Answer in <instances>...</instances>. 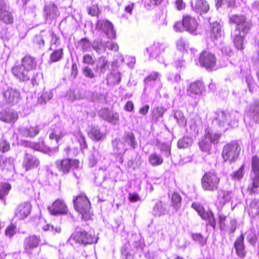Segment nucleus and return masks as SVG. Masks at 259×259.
<instances>
[{
    "label": "nucleus",
    "mask_w": 259,
    "mask_h": 259,
    "mask_svg": "<svg viewBox=\"0 0 259 259\" xmlns=\"http://www.w3.org/2000/svg\"><path fill=\"white\" fill-rule=\"evenodd\" d=\"M192 238L194 240L198 242L202 245L205 243L206 239L200 234H193Z\"/></svg>",
    "instance_id": "obj_55"
},
{
    "label": "nucleus",
    "mask_w": 259,
    "mask_h": 259,
    "mask_svg": "<svg viewBox=\"0 0 259 259\" xmlns=\"http://www.w3.org/2000/svg\"><path fill=\"white\" fill-rule=\"evenodd\" d=\"M82 73L85 77L90 78H93L95 77L94 71L89 66H86L83 68Z\"/></svg>",
    "instance_id": "obj_51"
},
{
    "label": "nucleus",
    "mask_w": 259,
    "mask_h": 259,
    "mask_svg": "<svg viewBox=\"0 0 259 259\" xmlns=\"http://www.w3.org/2000/svg\"><path fill=\"white\" fill-rule=\"evenodd\" d=\"M247 241L252 246H254L257 240L258 233L254 229H250L246 233Z\"/></svg>",
    "instance_id": "obj_31"
},
{
    "label": "nucleus",
    "mask_w": 259,
    "mask_h": 259,
    "mask_svg": "<svg viewBox=\"0 0 259 259\" xmlns=\"http://www.w3.org/2000/svg\"><path fill=\"white\" fill-rule=\"evenodd\" d=\"M203 136L211 144L217 145L222 137V134L219 133H212L210 129L207 128L205 130V134Z\"/></svg>",
    "instance_id": "obj_24"
},
{
    "label": "nucleus",
    "mask_w": 259,
    "mask_h": 259,
    "mask_svg": "<svg viewBox=\"0 0 259 259\" xmlns=\"http://www.w3.org/2000/svg\"><path fill=\"white\" fill-rule=\"evenodd\" d=\"M175 6L178 11H182L186 7V4L183 0H176L175 2Z\"/></svg>",
    "instance_id": "obj_59"
},
{
    "label": "nucleus",
    "mask_w": 259,
    "mask_h": 259,
    "mask_svg": "<svg viewBox=\"0 0 259 259\" xmlns=\"http://www.w3.org/2000/svg\"><path fill=\"white\" fill-rule=\"evenodd\" d=\"M166 212L165 206L161 202H157L153 210V214L156 216H160Z\"/></svg>",
    "instance_id": "obj_35"
},
{
    "label": "nucleus",
    "mask_w": 259,
    "mask_h": 259,
    "mask_svg": "<svg viewBox=\"0 0 259 259\" xmlns=\"http://www.w3.org/2000/svg\"><path fill=\"white\" fill-rule=\"evenodd\" d=\"M125 110L127 112H132L134 109V104L132 101H127L124 107Z\"/></svg>",
    "instance_id": "obj_62"
},
{
    "label": "nucleus",
    "mask_w": 259,
    "mask_h": 259,
    "mask_svg": "<svg viewBox=\"0 0 259 259\" xmlns=\"http://www.w3.org/2000/svg\"><path fill=\"white\" fill-rule=\"evenodd\" d=\"M230 24L235 25V30L241 34H249L252 24L247 20L246 16L243 14H234L229 18Z\"/></svg>",
    "instance_id": "obj_1"
},
{
    "label": "nucleus",
    "mask_w": 259,
    "mask_h": 259,
    "mask_svg": "<svg viewBox=\"0 0 259 259\" xmlns=\"http://www.w3.org/2000/svg\"><path fill=\"white\" fill-rule=\"evenodd\" d=\"M97 240L91 233L79 228L75 229L70 238V241L84 245L96 243Z\"/></svg>",
    "instance_id": "obj_2"
},
{
    "label": "nucleus",
    "mask_w": 259,
    "mask_h": 259,
    "mask_svg": "<svg viewBox=\"0 0 259 259\" xmlns=\"http://www.w3.org/2000/svg\"><path fill=\"white\" fill-rule=\"evenodd\" d=\"M50 35L51 37L50 49H51V48L53 47L55 48L57 47L60 44V37L55 34L53 31L51 32Z\"/></svg>",
    "instance_id": "obj_45"
},
{
    "label": "nucleus",
    "mask_w": 259,
    "mask_h": 259,
    "mask_svg": "<svg viewBox=\"0 0 259 259\" xmlns=\"http://www.w3.org/2000/svg\"><path fill=\"white\" fill-rule=\"evenodd\" d=\"M97 29L104 31L110 38L116 37V31L113 29L112 23L107 20H99L96 23Z\"/></svg>",
    "instance_id": "obj_10"
},
{
    "label": "nucleus",
    "mask_w": 259,
    "mask_h": 259,
    "mask_svg": "<svg viewBox=\"0 0 259 259\" xmlns=\"http://www.w3.org/2000/svg\"><path fill=\"white\" fill-rule=\"evenodd\" d=\"M31 206L29 202H24L20 204L15 211V216L19 220L26 218L30 213Z\"/></svg>",
    "instance_id": "obj_16"
},
{
    "label": "nucleus",
    "mask_w": 259,
    "mask_h": 259,
    "mask_svg": "<svg viewBox=\"0 0 259 259\" xmlns=\"http://www.w3.org/2000/svg\"><path fill=\"white\" fill-rule=\"evenodd\" d=\"M24 161L26 162H32L38 160L36 157L31 153L26 152L24 156Z\"/></svg>",
    "instance_id": "obj_58"
},
{
    "label": "nucleus",
    "mask_w": 259,
    "mask_h": 259,
    "mask_svg": "<svg viewBox=\"0 0 259 259\" xmlns=\"http://www.w3.org/2000/svg\"><path fill=\"white\" fill-rule=\"evenodd\" d=\"M182 24L185 30L190 33L195 32L198 25L196 19L189 15L183 16Z\"/></svg>",
    "instance_id": "obj_12"
},
{
    "label": "nucleus",
    "mask_w": 259,
    "mask_h": 259,
    "mask_svg": "<svg viewBox=\"0 0 259 259\" xmlns=\"http://www.w3.org/2000/svg\"><path fill=\"white\" fill-rule=\"evenodd\" d=\"M88 13L93 17H98L101 11L98 4H93L89 6L88 9Z\"/></svg>",
    "instance_id": "obj_40"
},
{
    "label": "nucleus",
    "mask_w": 259,
    "mask_h": 259,
    "mask_svg": "<svg viewBox=\"0 0 259 259\" xmlns=\"http://www.w3.org/2000/svg\"><path fill=\"white\" fill-rule=\"evenodd\" d=\"M82 63L84 64L93 65L95 64V61L94 57L91 54H87L83 56Z\"/></svg>",
    "instance_id": "obj_50"
},
{
    "label": "nucleus",
    "mask_w": 259,
    "mask_h": 259,
    "mask_svg": "<svg viewBox=\"0 0 259 259\" xmlns=\"http://www.w3.org/2000/svg\"><path fill=\"white\" fill-rule=\"evenodd\" d=\"M40 132V128L38 125L30 126L24 132V134L26 137L34 138Z\"/></svg>",
    "instance_id": "obj_36"
},
{
    "label": "nucleus",
    "mask_w": 259,
    "mask_h": 259,
    "mask_svg": "<svg viewBox=\"0 0 259 259\" xmlns=\"http://www.w3.org/2000/svg\"><path fill=\"white\" fill-rule=\"evenodd\" d=\"M172 205L175 209L178 210L181 206L182 198L180 194L174 192L171 197Z\"/></svg>",
    "instance_id": "obj_37"
},
{
    "label": "nucleus",
    "mask_w": 259,
    "mask_h": 259,
    "mask_svg": "<svg viewBox=\"0 0 259 259\" xmlns=\"http://www.w3.org/2000/svg\"><path fill=\"white\" fill-rule=\"evenodd\" d=\"M105 119L108 122L116 123L119 120V115L117 113L108 112L105 116Z\"/></svg>",
    "instance_id": "obj_43"
},
{
    "label": "nucleus",
    "mask_w": 259,
    "mask_h": 259,
    "mask_svg": "<svg viewBox=\"0 0 259 259\" xmlns=\"http://www.w3.org/2000/svg\"><path fill=\"white\" fill-rule=\"evenodd\" d=\"M198 61L202 67L211 70L216 65L217 57L214 53L204 50L200 53Z\"/></svg>",
    "instance_id": "obj_6"
},
{
    "label": "nucleus",
    "mask_w": 259,
    "mask_h": 259,
    "mask_svg": "<svg viewBox=\"0 0 259 259\" xmlns=\"http://www.w3.org/2000/svg\"><path fill=\"white\" fill-rule=\"evenodd\" d=\"M249 215L253 217H259V199H254L250 203L248 210Z\"/></svg>",
    "instance_id": "obj_29"
},
{
    "label": "nucleus",
    "mask_w": 259,
    "mask_h": 259,
    "mask_svg": "<svg viewBox=\"0 0 259 259\" xmlns=\"http://www.w3.org/2000/svg\"><path fill=\"white\" fill-rule=\"evenodd\" d=\"M39 242V238L36 236L33 235L26 237L24 242L25 249L28 251L29 250L36 247Z\"/></svg>",
    "instance_id": "obj_23"
},
{
    "label": "nucleus",
    "mask_w": 259,
    "mask_h": 259,
    "mask_svg": "<svg viewBox=\"0 0 259 259\" xmlns=\"http://www.w3.org/2000/svg\"><path fill=\"white\" fill-rule=\"evenodd\" d=\"M3 96L6 102L12 105L17 104L21 100L20 91L12 88H8L4 92Z\"/></svg>",
    "instance_id": "obj_9"
},
{
    "label": "nucleus",
    "mask_w": 259,
    "mask_h": 259,
    "mask_svg": "<svg viewBox=\"0 0 259 259\" xmlns=\"http://www.w3.org/2000/svg\"><path fill=\"white\" fill-rule=\"evenodd\" d=\"M231 198V192L220 190L218 192L217 203L220 206H223L225 204L229 201Z\"/></svg>",
    "instance_id": "obj_22"
},
{
    "label": "nucleus",
    "mask_w": 259,
    "mask_h": 259,
    "mask_svg": "<svg viewBox=\"0 0 259 259\" xmlns=\"http://www.w3.org/2000/svg\"><path fill=\"white\" fill-rule=\"evenodd\" d=\"M42 230L45 231H50L53 233H60L61 232V228L60 226H54L47 224L44 226L42 228Z\"/></svg>",
    "instance_id": "obj_44"
},
{
    "label": "nucleus",
    "mask_w": 259,
    "mask_h": 259,
    "mask_svg": "<svg viewBox=\"0 0 259 259\" xmlns=\"http://www.w3.org/2000/svg\"><path fill=\"white\" fill-rule=\"evenodd\" d=\"M240 148L238 143L231 142L227 144L224 147L222 155L225 161L233 162L237 160Z\"/></svg>",
    "instance_id": "obj_5"
},
{
    "label": "nucleus",
    "mask_w": 259,
    "mask_h": 259,
    "mask_svg": "<svg viewBox=\"0 0 259 259\" xmlns=\"http://www.w3.org/2000/svg\"><path fill=\"white\" fill-rule=\"evenodd\" d=\"M159 76V73L157 72H153L148 75L144 79L145 83H148L151 81H154L157 80Z\"/></svg>",
    "instance_id": "obj_54"
},
{
    "label": "nucleus",
    "mask_w": 259,
    "mask_h": 259,
    "mask_svg": "<svg viewBox=\"0 0 259 259\" xmlns=\"http://www.w3.org/2000/svg\"><path fill=\"white\" fill-rule=\"evenodd\" d=\"M247 34H243L240 33L235 34L233 38V43L235 47L237 50H243L244 49V40Z\"/></svg>",
    "instance_id": "obj_26"
},
{
    "label": "nucleus",
    "mask_w": 259,
    "mask_h": 259,
    "mask_svg": "<svg viewBox=\"0 0 259 259\" xmlns=\"http://www.w3.org/2000/svg\"><path fill=\"white\" fill-rule=\"evenodd\" d=\"M192 8L200 15L207 13L209 5L206 0H195L191 3Z\"/></svg>",
    "instance_id": "obj_15"
},
{
    "label": "nucleus",
    "mask_w": 259,
    "mask_h": 259,
    "mask_svg": "<svg viewBox=\"0 0 259 259\" xmlns=\"http://www.w3.org/2000/svg\"><path fill=\"white\" fill-rule=\"evenodd\" d=\"M33 147L36 150L45 151H51L53 149V146L49 144L48 142L44 141L34 143Z\"/></svg>",
    "instance_id": "obj_33"
},
{
    "label": "nucleus",
    "mask_w": 259,
    "mask_h": 259,
    "mask_svg": "<svg viewBox=\"0 0 259 259\" xmlns=\"http://www.w3.org/2000/svg\"><path fill=\"white\" fill-rule=\"evenodd\" d=\"M16 233V226L11 225L9 226H8L6 231H5V234L7 236H9V237H11L13 235H14Z\"/></svg>",
    "instance_id": "obj_56"
},
{
    "label": "nucleus",
    "mask_w": 259,
    "mask_h": 259,
    "mask_svg": "<svg viewBox=\"0 0 259 259\" xmlns=\"http://www.w3.org/2000/svg\"><path fill=\"white\" fill-rule=\"evenodd\" d=\"M244 175V165L242 164L239 168L233 172L231 176L233 180H240Z\"/></svg>",
    "instance_id": "obj_41"
},
{
    "label": "nucleus",
    "mask_w": 259,
    "mask_h": 259,
    "mask_svg": "<svg viewBox=\"0 0 259 259\" xmlns=\"http://www.w3.org/2000/svg\"><path fill=\"white\" fill-rule=\"evenodd\" d=\"M63 56V50L61 48L54 50L50 55V61L51 63L58 62L62 59Z\"/></svg>",
    "instance_id": "obj_34"
},
{
    "label": "nucleus",
    "mask_w": 259,
    "mask_h": 259,
    "mask_svg": "<svg viewBox=\"0 0 259 259\" xmlns=\"http://www.w3.org/2000/svg\"><path fill=\"white\" fill-rule=\"evenodd\" d=\"M252 170L254 177L252 179L251 186L248 187L251 194L255 193L259 187V163H252Z\"/></svg>",
    "instance_id": "obj_17"
},
{
    "label": "nucleus",
    "mask_w": 259,
    "mask_h": 259,
    "mask_svg": "<svg viewBox=\"0 0 259 259\" xmlns=\"http://www.w3.org/2000/svg\"><path fill=\"white\" fill-rule=\"evenodd\" d=\"M109 50L114 52H117L119 50V46L115 42H111L108 47Z\"/></svg>",
    "instance_id": "obj_64"
},
{
    "label": "nucleus",
    "mask_w": 259,
    "mask_h": 259,
    "mask_svg": "<svg viewBox=\"0 0 259 259\" xmlns=\"http://www.w3.org/2000/svg\"><path fill=\"white\" fill-rule=\"evenodd\" d=\"M205 89V83L202 80H197L190 83L187 91L193 95H200Z\"/></svg>",
    "instance_id": "obj_18"
},
{
    "label": "nucleus",
    "mask_w": 259,
    "mask_h": 259,
    "mask_svg": "<svg viewBox=\"0 0 259 259\" xmlns=\"http://www.w3.org/2000/svg\"><path fill=\"white\" fill-rule=\"evenodd\" d=\"M11 189L10 184L8 183L0 184V199H3L7 196Z\"/></svg>",
    "instance_id": "obj_39"
},
{
    "label": "nucleus",
    "mask_w": 259,
    "mask_h": 259,
    "mask_svg": "<svg viewBox=\"0 0 259 259\" xmlns=\"http://www.w3.org/2000/svg\"><path fill=\"white\" fill-rule=\"evenodd\" d=\"M46 35L40 33L36 34L32 39V44L34 47L40 49L45 46V39L44 37Z\"/></svg>",
    "instance_id": "obj_30"
},
{
    "label": "nucleus",
    "mask_w": 259,
    "mask_h": 259,
    "mask_svg": "<svg viewBox=\"0 0 259 259\" xmlns=\"http://www.w3.org/2000/svg\"><path fill=\"white\" fill-rule=\"evenodd\" d=\"M210 30V37L212 38L217 39L221 37V27L218 22H214L211 23Z\"/></svg>",
    "instance_id": "obj_28"
},
{
    "label": "nucleus",
    "mask_w": 259,
    "mask_h": 259,
    "mask_svg": "<svg viewBox=\"0 0 259 259\" xmlns=\"http://www.w3.org/2000/svg\"><path fill=\"white\" fill-rule=\"evenodd\" d=\"M63 134L62 133L57 134L54 130H53L49 134L50 140H52L55 139L57 144L58 143L59 141L63 138Z\"/></svg>",
    "instance_id": "obj_53"
},
{
    "label": "nucleus",
    "mask_w": 259,
    "mask_h": 259,
    "mask_svg": "<svg viewBox=\"0 0 259 259\" xmlns=\"http://www.w3.org/2000/svg\"><path fill=\"white\" fill-rule=\"evenodd\" d=\"M198 146L200 150L204 153L210 154L211 151V144L203 136L198 142Z\"/></svg>",
    "instance_id": "obj_27"
},
{
    "label": "nucleus",
    "mask_w": 259,
    "mask_h": 259,
    "mask_svg": "<svg viewBox=\"0 0 259 259\" xmlns=\"http://www.w3.org/2000/svg\"><path fill=\"white\" fill-rule=\"evenodd\" d=\"M192 207L197 212L203 220L207 221V225L210 226L213 229L215 228V220L213 214L211 211L205 210L203 206L197 202H193L192 204Z\"/></svg>",
    "instance_id": "obj_7"
},
{
    "label": "nucleus",
    "mask_w": 259,
    "mask_h": 259,
    "mask_svg": "<svg viewBox=\"0 0 259 259\" xmlns=\"http://www.w3.org/2000/svg\"><path fill=\"white\" fill-rule=\"evenodd\" d=\"M252 112L254 116L259 118V102H257L252 106Z\"/></svg>",
    "instance_id": "obj_63"
},
{
    "label": "nucleus",
    "mask_w": 259,
    "mask_h": 259,
    "mask_svg": "<svg viewBox=\"0 0 259 259\" xmlns=\"http://www.w3.org/2000/svg\"><path fill=\"white\" fill-rule=\"evenodd\" d=\"M150 162H162L161 157L156 153H152L149 157Z\"/></svg>",
    "instance_id": "obj_61"
},
{
    "label": "nucleus",
    "mask_w": 259,
    "mask_h": 259,
    "mask_svg": "<svg viewBox=\"0 0 259 259\" xmlns=\"http://www.w3.org/2000/svg\"><path fill=\"white\" fill-rule=\"evenodd\" d=\"M20 65L26 70L30 72L35 69L37 63L35 58L29 55H26L21 59V64Z\"/></svg>",
    "instance_id": "obj_19"
},
{
    "label": "nucleus",
    "mask_w": 259,
    "mask_h": 259,
    "mask_svg": "<svg viewBox=\"0 0 259 259\" xmlns=\"http://www.w3.org/2000/svg\"><path fill=\"white\" fill-rule=\"evenodd\" d=\"M48 210L52 215L64 214L67 212V207L64 201L61 199H57L52 205L48 206Z\"/></svg>",
    "instance_id": "obj_11"
},
{
    "label": "nucleus",
    "mask_w": 259,
    "mask_h": 259,
    "mask_svg": "<svg viewBox=\"0 0 259 259\" xmlns=\"http://www.w3.org/2000/svg\"><path fill=\"white\" fill-rule=\"evenodd\" d=\"M164 110L162 107H157L155 108L153 111V117L155 119H158L159 117L163 116Z\"/></svg>",
    "instance_id": "obj_52"
},
{
    "label": "nucleus",
    "mask_w": 259,
    "mask_h": 259,
    "mask_svg": "<svg viewBox=\"0 0 259 259\" xmlns=\"http://www.w3.org/2000/svg\"><path fill=\"white\" fill-rule=\"evenodd\" d=\"M192 144V141L190 138L188 137H184L179 139L178 142V146L180 148H186L190 146Z\"/></svg>",
    "instance_id": "obj_38"
},
{
    "label": "nucleus",
    "mask_w": 259,
    "mask_h": 259,
    "mask_svg": "<svg viewBox=\"0 0 259 259\" xmlns=\"http://www.w3.org/2000/svg\"><path fill=\"white\" fill-rule=\"evenodd\" d=\"M217 116L215 119L219 122L225 121L227 120L228 115L229 114L228 112L225 111H218L216 112Z\"/></svg>",
    "instance_id": "obj_47"
},
{
    "label": "nucleus",
    "mask_w": 259,
    "mask_h": 259,
    "mask_svg": "<svg viewBox=\"0 0 259 259\" xmlns=\"http://www.w3.org/2000/svg\"><path fill=\"white\" fill-rule=\"evenodd\" d=\"M121 253L124 256V259H134V255L130 252L126 247L123 246L121 249Z\"/></svg>",
    "instance_id": "obj_57"
},
{
    "label": "nucleus",
    "mask_w": 259,
    "mask_h": 259,
    "mask_svg": "<svg viewBox=\"0 0 259 259\" xmlns=\"http://www.w3.org/2000/svg\"><path fill=\"white\" fill-rule=\"evenodd\" d=\"M74 206L75 209L82 215V218L88 220L91 218V204L89 200L85 195H80L74 200Z\"/></svg>",
    "instance_id": "obj_3"
},
{
    "label": "nucleus",
    "mask_w": 259,
    "mask_h": 259,
    "mask_svg": "<svg viewBox=\"0 0 259 259\" xmlns=\"http://www.w3.org/2000/svg\"><path fill=\"white\" fill-rule=\"evenodd\" d=\"M10 148V143L5 139L3 138L0 139V151L2 152L8 151Z\"/></svg>",
    "instance_id": "obj_48"
},
{
    "label": "nucleus",
    "mask_w": 259,
    "mask_h": 259,
    "mask_svg": "<svg viewBox=\"0 0 259 259\" xmlns=\"http://www.w3.org/2000/svg\"><path fill=\"white\" fill-rule=\"evenodd\" d=\"M110 61L104 56H101L98 58L95 70L100 73H104L109 68Z\"/></svg>",
    "instance_id": "obj_20"
},
{
    "label": "nucleus",
    "mask_w": 259,
    "mask_h": 259,
    "mask_svg": "<svg viewBox=\"0 0 259 259\" xmlns=\"http://www.w3.org/2000/svg\"><path fill=\"white\" fill-rule=\"evenodd\" d=\"M164 50L163 47H162V45L159 43H154L153 45L150 46L147 49V51L149 52V55H151L153 54H155L159 55Z\"/></svg>",
    "instance_id": "obj_32"
},
{
    "label": "nucleus",
    "mask_w": 259,
    "mask_h": 259,
    "mask_svg": "<svg viewBox=\"0 0 259 259\" xmlns=\"http://www.w3.org/2000/svg\"><path fill=\"white\" fill-rule=\"evenodd\" d=\"M14 76L20 81H27L30 78L29 72L19 64L15 65L12 69Z\"/></svg>",
    "instance_id": "obj_13"
},
{
    "label": "nucleus",
    "mask_w": 259,
    "mask_h": 259,
    "mask_svg": "<svg viewBox=\"0 0 259 259\" xmlns=\"http://www.w3.org/2000/svg\"><path fill=\"white\" fill-rule=\"evenodd\" d=\"M133 245L134 247L137 248V249H143L144 244L143 240L141 239L138 238L137 240H135L133 242Z\"/></svg>",
    "instance_id": "obj_60"
},
{
    "label": "nucleus",
    "mask_w": 259,
    "mask_h": 259,
    "mask_svg": "<svg viewBox=\"0 0 259 259\" xmlns=\"http://www.w3.org/2000/svg\"><path fill=\"white\" fill-rule=\"evenodd\" d=\"M80 42L82 46V50L83 52H88L90 51L91 48V42L86 37L82 38L80 39Z\"/></svg>",
    "instance_id": "obj_46"
},
{
    "label": "nucleus",
    "mask_w": 259,
    "mask_h": 259,
    "mask_svg": "<svg viewBox=\"0 0 259 259\" xmlns=\"http://www.w3.org/2000/svg\"><path fill=\"white\" fill-rule=\"evenodd\" d=\"M88 136L93 141H99L104 137V134L99 128L92 127L88 133Z\"/></svg>",
    "instance_id": "obj_25"
},
{
    "label": "nucleus",
    "mask_w": 259,
    "mask_h": 259,
    "mask_svg": "<svg viewBox=\"0 0 259 259\" xmlns=\"http://www.w3.org/2000/svg\"><path fill=\"white\" fill-rule=\"evenodd\" d=\"M220 179L214 171L206 172L201 179L202 187L203 190L214 191L218 189Z\"/></svg>",
    "instance_id": "obj_4"
},
{
    "label": "nucleus",
    "mask_w": 259,
    "mask_h": 259,
    "mask_svg": "<svg viewBox=\"0 0 259 259\" xmlns=\"http://www.w3.org/2000/svg\"><path fill=\"white\" fill-rule=\"evenodd\" d=\"M244 235L241 234L235 241L234 247L238 256L241 258L245 256L246 252L244 250Z\"/></svg>",
    "instance_id": "obj_21"
},
{
    "label": "nucleus",
    "mask_w": 259,
    "mask_h": 259,
    "mask_svg": "<svg viewBox=\"0 0 259 259\" xmlns=\"http://www.w3.org/2000/svg\"><path fill=\"white\" fill-rule=\"evenodd\" d=\"M18 119L17 113L9 109H5L0 112V120L5 123L14 124Z\"/></svg>",
    "instance_id": "obj_14"
},
{
    "label": "nucleus",
    "mask_w": 259,
    "mask_h": 259,
    "mask_svg": "<svg viewBox=\"0 0 259 259\" xmlns=\"http://www.w3.org/2000/svg\"><path fill=\"white\" fill-rule=\"evenodd\" d=\"M15 18L12 12L7 6L6 2L0 0V22L6 25L13 24Z\"/></svg>",
    "instance_id": "obj_8"
},
{
    "label": "nucleus",
    "mask_w": 259,
    "mask_h": 259,
    "mask_svg": "<svg viewBox=\"0 0 259 259\" xmlns=\"http://www.w3.org/2000/svg\"><path fill=\"white\" fill-rule=\"evenodd\" d=\"M72 163H56L57 167L59 171H62L63 173L68 172L72 166ZM73 165H76L78 163H72Z\"/></svg>",
    "instance_id": "obj_42"
},
{
    "label": "nucleus",
    "mask_w": 259,
    "mask_h": 259,
    "mask_svg": "<svg viewBox=\"0 0 259 259\" xmlns=\"http://www.w3.org/2000/svg\"><path fill=\"white\" fill-rule=\"evenodd\" d=\"M78 139L77 140L79 143L81 149H85L88 148V144L86 142L85 137L81 132L78 133Z\"/></svg>",
    "instance_id": "obj_49"
}]
</instances>
